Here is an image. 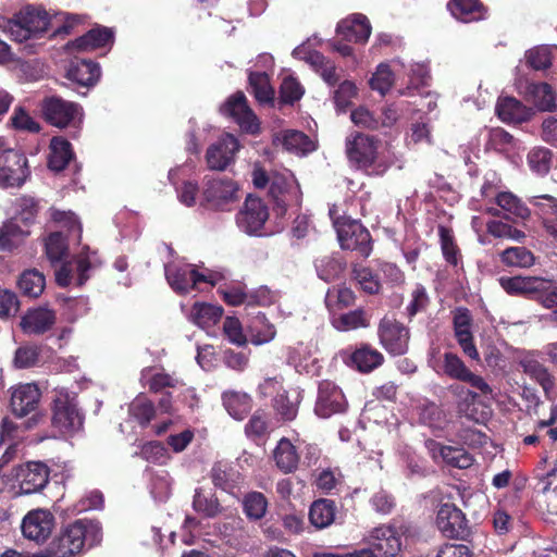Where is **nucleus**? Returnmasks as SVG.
Here are the masks:
<instances>
[{
	"mask_svg": "<svg viewBox=\"0 0 557 557\" xmlns=\"http://www.w3.org/2000/svg\"><path fill=\"white\" fill-rule=\"evenodd\" d=\"M347 159L351 166L369 174L381 175L389 166L381 140L362 133H355L346 138Z\"/></svg>",
	"mask_w": 557,
	"mask_h": 557,
	"instance_id": "1",
	"label": "nucleus"
},
{
	"mask_svg": "<svg viewBox=\"0 0 557 557\" xmlns=\"http://www.w3.org/2000/svg\"><path fill=\"white\" fill-rule=\"evenodd\" d=\"M165 277L169 285L180 294L199 288L201 283L214 286L225 278L222 271H213L207 268L198 270L191 264L170 262L165 264Z\"/></svg>",
	"mask_w": 557,
	"mask_h": 557,
	"instance_id": "2",
	"label": "nucleus"
},
{
	"mask_svg": "<svg viewBox=\"0 0 557 557\" xmlns=\"http://www.w3.org/2000/svg\"><path fill=\"white\" fill-rule=\"evenodd\" d=\"M48 26V13L32 7L22 10L14 18H0V28L20 42L40 36L47 32Z\"/></svg>",
	"mask_w": 557,
	"mask_h": 557,
	"instance_id": "3",
	"label": "nucleus"
},
{
	"mask_svg": "<svg viewBox=\"0 0 557 557\" xmlns=\"http://www.w3.org/2000/svg\"><path fill=\"white\" fill-rule=\"evenodd\" d=\"M101 540L99 525L91 521L78 520L67 525L55 542V554L69 557L82 552L85 544L94 546Z\"/></svg>",
	"mask_w": 557,
	"mask_h": 557,
	"instance_id": "4",
	"label": "nucleus"
},
{
	"mask_svg": "<svg viewBox=\"0 0 557 557\" xmlns=\"http://www.w3.org/2000/svg\"><path fill=\"white\" fill-rule=\"evenodd\" d=\"M429 364L436 373L445 374L450 379L469 383L472 387L479 389L483 395H488L492 393V388L485 382V380L482 376L471 372L456 354L445 352L443 357H441L438 351L433 350L429 359Z\"/></svg>",
	"mask_w": 557,
	"mask_h": 557,
	"instance_id": "5",
	"label": "nucleus"
},
{
	"mask_svg": "<svg viewBox=\"0 0 557 557\" xmlns=\"http://www.w3.org/2000/svg\"><path fill=\"white\" fill-rule=\"evenodd\" d=\"M29 174L25 154L8 147L5 140L0 137V186L21 187Z\"/></svg>",
	"mask_w": 557,
	"mask_h": 557,
	"instance_id": "6",
	"label": "nucleus"
},
{
	"mask_svg": "<svg viewBox=\"0 0 557 557\" xmlns=\"http://www.w3.org/2000/svg\"><path fill=\"white\" fill-rule=\"evenodd\" d=\"M52 424L63 434L75 432L83 424L75 395L64 387L54 389Z\"/></svg>",
	"mask_w": 557,
	"mask_h": 557,
	"instance_id": "7",
	"label": "nucleus"
},
{
	"mask_svg": "<svg viewBox=\"0 0 557 557\" xmlns=\"http://www.w3.org/2000/svg\"><path fill=\"white\" fill-rule=\"evenodd\" d=\"M269 209L264 201L258 197L248 196L236 214L238 228L249 236H263L269 220Z\"/></svg>",
	"mask_w": 557,
	"mask_h": 557,
	"instance_id": "8",
	"label": "nucleus"
},
{
	"mask_svg": "<svg viewBox=\"0 0 557 557\" xmlns=\"http://www.w3.org/2000/svg\"><path fill=\"white\" fill-rule=\"evenodd\" d=\"M337 238L343 249L358 250L367 257L371 251L369 231L357 220L343 218L334 220Z\"/></svg>",
	"mask_w": 557,
	"mask_h": 557,
	"instance_id": "9",
	"label": "nucleus"
},
{
	"mask_svg": "<svg viewBox=\"0 0 557 557\" xmlns=\"http://www.w3.org/2000/svg\"><path fill=\"white\" fill-rule=\"evenodd\" d=\"M368 548L358 550L359 557H396L401 540L395 529L387 525L375 528L368 537Z\"/></svg>",
	"mask_w": 557,
	"mask_h": 557,
	"instance_id": "10",
	"label": "nucleus"
},
{
	"mask_svg": "<svg viewBox=\"0 0 557 557\" xmlns=\"http://www.w3.org/2000/svg\"><path fill=\"white\" fill-rule=\"evenodd\" d=\"M381 345L394 356H400L408 351L410 332L407 326L392 317H384L377 327Z\"/></svg>",
	"mask_w": 557,
	"mask_h": 557,
	"instance_id": "11",
	"label": "nucleus"
},
{
	"mask_svg": "<svg viewBox=\"0 0 557 557\" xmlns=\"http://www.w3.org/2000/svg\"><path fill=\"white\" fill-rule=\"evenodd\" d=\"M49 468L40 461H32L15 467L12 478L18 485V493L28 495L40 492L49 482Z\"/></svg>",
	"mask_w": 557,
	"mask_h": 557,
	"instance_id": "12",
	"label": "nucleus"
},
{
	"mask_svg": "<svg viewBox=\"0 0 557 557\" xmlns=\"http://www.w3.org/2000/svg\"><path fill=\"white\" fill-rule=\"evenodd\" d=\"M42 111L46 120L59 128L81 122L83 116L81 106L60 97L47 98L44 102Z\"/></svg>",
	"mask_w": 557,
	"mask_h": 557,
	"instance_id": "13",
	"label": "nucleus"
},
{
	"mask_svg": "<svg viewBox=\"0 0 557 557\" xmlns=\"http://www.w3.org/2000/svg\"><path fill=\"white\" fill-rule=\"evenodd\" d=\"M222 114L232 117L242 129L256 134L259 131V122L255 113L247 104L243 92L231 96L221 107Z\"/></svg>",
	"mask_w": 557,
	"mask_h": 557,
	"instance_id": "14",
	"label": "nucleus"
},
{
	"mask_svg": "<svg viewBox=\"0 0 557 557\" xmlns=\"http://www.w3.org/2000/svg\"><path fill=\"white\" fill-rule=\"evenodd\" d=\"M96 261V257L89 255L88 248L83 249L73 261L63 263L60 269L55 271L57 283L65 287L72 282V278L76 276L77 284L83 285L88 280V271L95 267Z\"/></svg>",
	"mask_w": 557,
	"mask_h": 557,
	"instance_id": "15",
	"label": "nucleus"
},
{
	"mask_svg": "<svg viewBox=\"0 0 557 557\" xmlns=\"http://www.w3.org/2000/svg\"><path fill=\"white\" fill-rule=\"evenodd\" d=\"M346 408V399L342 389L331 381H323L319 385L314 412L320 418H330L341 413Z\"/></svg>",
	"mask_w": 557,
	"mask_h": 557,
	"instance_id": "16",
	"label": "nucleus"
},
{
	"mask_svg": "<svg viewBox=\"0 0 557 557\" xmlns=\"http://www.w3.org/2000/svg\"><path fill=\"white\" fill-rule=\"evenodd\" d=\"M237 186L232 180L213 178L206 183L203 199L209 208L225 210L227 206L236 201Z\"/></svg>",
	"mask_w": 557,
	"mask_h": 557,
	"instance_id": "17",
	"label": "nucleus"
},
{
	"mask_svg": "<svg viewBox=\"0 0 557 557\" xmlns=\"http://www.w3.org/2000/svg\"><path fill=\"white\" fill-rule=\"evenodd\" d=\"M53 516L42 509L28 512L22 522V532L25 537L37 543L45 542L52 532Z\"/></svg>",
	"mask_w": 557,
	"mask_h": 557,
	"instance_id": "18",
	"label": "nucleus"
},
{
	"mask_svg": "<svg viewBox=\"0 0 557 557\" xmlns=\"http://www.w3.org/2000/svg\"><path fill=\"white\" fill-rule=\"evenodd\" d=\"M239 150L238 140L231 134H225L216 144L211 145L207 150V163L211 170L222 171L234 161Z\"/></svg>",
	"mask_w": 557,
	"mask_h": 557,
	"instance_id": "19",
	"label": "nucleus"
},
{
	"mask_svg": "<svg viewBox=\"0 0 557 557\" xmlns=\"http://www.w3.org/2000/svg\"><path fill=\"white\" fill-rule=\"evenodd\" d=\"M472 318L468 309L459 308L454 314V332L458 344L460 345L465 355L473 360H479V351L473 344L471 333Z\"/></svg>",
	"mask_w": 557,
	"mask_h": 557,
	"instance_id": "20",
	"label": "nucleus"
},
{
	"mask_svg": "<svg viewBox=\"0 0 557 557\" xmlns=\"http://www.w3.org/2000/svg\"><path fill=\"white\" fill-rule=\"evenodd\" d=\"M529 203L536 209L547 234L557 243V198L544 194L529 198Z\"/></svg>",
	"mask_w": 557,
	"mask_h": 557,
	"instance_id": "21",
	"label": "nucleus"
},
{
	"mask_svg": "<svg viewBox=\"0 0 557 557\" xmlns=\"http://www.w3.org/2000/svg\"><path fill=\"white\" fill-rule=\"evenodd\" d=\"M293 55L310 64L329 85H335L338 82L339 75L336 66L320 52L309 51L305 46H299L294 49Z\"/></svg>",
	"mask_w": 557,
	"mask_h": 557,
	"instance_id": "22",
	"label": "nucleus"
},
{
	"mask_svg": "<svg viewBox=\"0 0 557 557\" xmlns=\"http://www.w3.org/2000/svg\"><path fill=\"white\" fill-rule=\"evenodd\" d=\"M40 399V392L33 383L20 384L12 388L11 407L14 414L24 417L35 410Z\"/></svg>",
	"mask_w": 557,
	"mask_h": 557,
	"instance_id": "23",
	"label": "nucleus"
},
{
	"mask_svg": "<svg viewBox=\"0 0 557 557\" xmlns=\"http://www.w3.org/2000/svg\"><path fill=\"white\" fill-rule=\"evenodd\" d=\"M337 34L344 39L355 42H366L371 35V25L366 15L351 14L342 20L336 27Z\"/></svg>",
	"mask_w": 557,
	"mask_h": 557,
	"instance_id": "24",
	"label": "nucleus"
},
{
	"mask_svg": "<svg viewBox=\"0 0 557 557\" xmlns=\"http://www.w3.org/2000/svg\"><path fill=\"white\" fill-rule=\"evenodd\" d=\"M495 202L498 208L486 206L484 212L493 216H499L500 210L506 212V218L510 215L527 219L530 210L521 202V200L510 191H502L495 196Z\"/></svg>",
	"mask_w": 557,
	"mask_h": 557,
	"instance_id": "25",
	"label": "nucleus"
},
{
	"mask_svg": "<svg viewBox=\"0 0 557 557\" xmlns=\"http://www.w3.org/2000/svg\"><path fill=\"white\" fill-rule=\"evenodd\" d=\"M498 117L507 123H522L529 121L534 111L513 97H502L496 104Z\"/></svg>",
	"mask_w": 557,
	"mask_h": 557,
	"instance_id": "26",
	"label": "nucleus"
},
{
	"mask_svg": "<svg viewBox=\"0 0 557 557\" xmlns=\"http://www.w3.org/2000/svg\"><path fill=\"white\" fill-rule=\"evenodd\" d=\"M502 287L511 295H529L539 297L545 285V278L537 276L500 277Z\"/></svg>",
	"mask_w": 557,
	"mask_h": 557,
	"instance_id": "27",
	"label": "nucleus"
},
{
	"mask_svg": "<svg viewBox=\"0 0 557 557\" xmlns=\"http://www.w3.org/2000/svg\"><path fill=\"white\" fill-rule=\"evenodd\" d=\"M436 524L447 537L459 536L463 531L461 510L450 504L442 505L437 511Z\"/></svg>",
	"mask_w": 557,
	"mask_h": 557,
	"instance_id": "28",
	"label": "nucleus"
},
{
	"mask_svg": "<svg viewBox=\"0 0 557 557\" xmlns=\"http://www.w3.org/2000/svg\"><path fill=\"white\" fill-rule=\"evenodd\" d=\"M525 99L539 111L553 112L557 109L556 94L547 83H531L525 89Z\"/></svg>",
	"mask_w": 557,
	"mask_h": 557,
	"instance_id": "29",
	"label": "nucleus"
},
{
	"mask_svg": "<svg viewBox=\"0 0 557 557\" xmlns=\"http://www.w3.org/2000/svg\"><path fill=\"white\" fill-rule=\"evenodd\" d=\"M55 322L54 312L46 308L29 310L21 321L24 333L38 335L47 332Z\"/></svg>",
	"mask_w": 557,
	"mask_h": 557,
	"instance_id": "30",
	"label": "nucleus"
},
{
	"mask_svg": "<svg viewBox=\"0 0 557 557\" xmlns=\"http://www.w3.org/2000/svg\"><path fill=\"white\" fill-rule=\"evenodd\" d=\"M66 77L81 86L89 87L99 79L100 67L91 61H73L67 69Z\"/></svg>",
	"mask_w": 557,
	"mask_h": 557,
	"instance_id": "31",
	"label": "nucleus"
},
{
	"mask_svg": "<svg viewBox=\"0 0 557 557\" xmlns=\"http://www.w3.org/2000/svg\"><path fill=\"white\" fill-rule=\"evenodd\" d=\"M113 40V30L108 27L98 26L90 29L84 36L67 44V48H75L78 51H88L104 47Z\"/></svg>",
	"mask_w": 557,
	"mask_h": 557,
	"instance_id": "32",
	"label": "nucleus"
},
{
	"mask_svg": "<svg viewBox=\"0 0 557 557\" xmlns=\"http://www.w3.org/2000/svg\"><path fill=\"white\" fill-rule=\"evenodd\" d=\"M273 458L276 467L284 473L294 472L299 463V455L295 445L286 437H282L274 451Z\"/></svg>",
	"mask_w": 557,
	"mask_h": 557,
	"instance_id": "33",
	"label": "nucleus"
},
{
	"mask_svg": "<svg viewBox=\"0 0 557 557\" xmlns=\"http://www.w3.org/2000/svg\"><path fill=\"white\" fill-rule=\"evenodd\" d=\"M447 8L455 18L463 23L480 21L485 17V9L478 0H450Z\"/></svg>",
	"mask_w": 557,
	"mask_h": 557,
	"instance_id": "34",
	"label": "nucleus"
},
{
	"mask_svg": "<svg viewBox=\"0 0 557 557\" xmlns=\"http://www.w3.org/2000/svg\"><path fill=\"white\" fill-rule=\"evenodd\" d=\"M349 359L350 364L363 373L373 371L384 361L383 355L368 345H362L352 351Z\"/></svg>",
	"mask_w": 557,
	"mask_h": 557,
	"instance_id": "35",
	"label": "nucleus"
},
{
	"mask_svg": "<svg viewBox=\"0 0 557 557\" xmlns=\"http://www.w3.org/2000/svg\"><path fill=\"white\" fill-rule=\"evenodd\" d=\"M283 148L296 154H306L314 150V144L301 132L287 129L276 136Z\"/></svg>",
	"mask_w": 557,
	"mask_h": 557,
	"instance_id": "36",
	"label": "nucleus"
},
{
	"mask_svg": "<svg viewBox=\"0 0 557 557\" xmlns=\"http://www.w3.org/2000/svg\"><path fill=\"white\" fill-rule=\"evenodd\" d=\"M336 516L335 503L331 499H318L313 502L309 510V520L317 529L330 527Z\"/></svg>",
	"mask_w": 557,
	"mask_h": 557,
	"instance_id": "37",
	"label": "nucleus"
},
{
	"mask_svg": "<svg viewBox=\"0 0 557 557\" xmlns=\"http://www.w3.org/2000/svg\"><path fill=\"white\" fill-rule=\"evenodd\" d=\"M223 309L210 304H195L189 313V320L203 330L215 325L221 319Z\"/></svg>",
	"mask_w": 557,
	"mask_h": 557,
	"instance_id": "38",
	"label": "nucleus"
},
{
	"mask_svg": "<svg viewBox=\"0 0 557 557\" xmlns=\"http://www.w3.org/2000/svg\"><path fill=\"white\" fill-rule=\"evenodd\" d=\"M332 325L339 332L368 327L370 317L363 309H356L332 318Z\"/></svg>",
	"mask_w": 557,
	"mask_h": 557,
	"instance_id": "39",
	"label": "nucleus"
},
{
	"mask_svg": "<svg viewBox=\"0 0 557 557\" xmlns=\"http://www.w3.org/2000/svg\"><path fill=\"white\" fill-rule=\"evenodd\" d=\"M193 508L206 518H213L221 512V506L215 495L206 488H197L193 499Z\"/></svg>",
	"mask_w": 557,
	"mask_h": 557,
	"instance_id": "40",
	"label": "nucleus"
},
{
	"mask_svg": "<svg viewBox=\"0 0 557 557\" xmlns=\"http://www.w3.org/2000/svg\"><path fill=\"white\" fill-rule=\"evenodd\" d=\"M73 157L71 145L61 137L52 138L50 143L49 168L53 171L63 170Z\"/></svg>",
	"mask_w": 557,
	"mask_h": 557,
	"instance_id": "41",
	"label": "nucleus"
},
{
	"mask_svg": "<svg viewBox=\"0 0 557 557\" xmlns=\"http://www.w3.org/2000/svg\"><path fill=\"white\" fill-rule=\"evenodd\" d=\"M223 405L230 416L236 420H243L251 409V399L245 393L225 392Z\"/></svg>",
	"mask_w": 557,
	"mask_h": 557,
	"instance_id": "42",
	"label": "nucleus"
},
{
	"mask_svg": "<svg viewBox=\"0 0 557 557\" xmlns=\"http://www.w3.org/2000/svg\"><path fill=\"white\" fill-rule=\"evenodd\" d=\"M520 364L523 371L535 379L541 384L546 395H548L554 387V379L548 370L536 359L529 356L524 357L520 361Z\"/></svg>",
	"mask_w": 557,
	"mask_h": 557,
	"instance_id": "43",
	"label": "nucleus"
},
{
	"mask_svg": "<svg viewBox=\"0 0 557 557\" xmlns=\"http://www.w3.org/2000/svg\"><path fill=\"white\" fill-rule=\"evenodd\" d=\"M250 342L253 345H262L271 342L276 334V330L264 314H258L249 325Z\"/></svg>",
	"mask_w": 557,
	"mask_h": 557,
	"instance_id": "44",
	"label": "nucleus"
},
{
	"mask_svg": "<svg viewBox=\"0 0 557 557\" xmlns=\"http://www.w3.org/2000/svg\"><path fill=\"white\" fill-rule=\"evenodd\" d=\"M300 401V393L296 389L285 392L276 396L274 406L277 413L286 421L296 418L298 412V405Z\"/></svg>",
	"mask_w": 557,
	"mask_h": 557,
	"instance_id": "45",
	"label": "nucleus"
},
{
	"mask_svg": "<svg viewBox=\"0 0 557 557\" xmlns=\"http://www.w3.org/2000/svg\"><path fill=\"white\" fill-rule=\"evenodd\" d=\"M128 412L141 426H146L156 413L153 403L145 395H138L128 407Z\"/></svg>",
	"mask_w": 557,
	"mask_h": 557,
	"instance_id": "46",
	"label": "nucleus"
},
{
	"mask_svg": "<svg viewBox=\"0 0 557 557\" xmlns=\"http://www.w3.org/2000/svg\"><path fill=\"white\" fill-rule=\"evenodd\" d=\"M18 220H10L0 230V249L11 250L28 234L27 230L17 224Z\"/></svg>",
	"mask_w": 557,
	"mask_h": 557,
	"instance_id": "47",
	"label": "nucleus"
},
{
	"mask_svg": "<svg viewBox=\"0 0 557 557\" xmlns=\"http://www.w3.org/2000/svg\"><path fill=\"white\" fill-rule=\"evenodd\" d=\"M438 456L448 466L459 469H467L473 463L472 456L461 447L440 446Z\"/></svg>",
	"mask_w": 557,
	"mask_h": 557,
	"instance_id": "48",
	"label": "nucleus"
},
{
	"mask_svg": "<svg viewBox=\"0 0 557 557\" xmlns=\"http://www.w3.org/2000/svg\"><path fill=\"white\" fill-rule=\"evenodd\" d=\"M150 373H151L150 369H145L141 373V380H144L146 382L149 389L153 393L162 392L166 387L177 388L181 385H183L178 379H176L168 373H164V372H156L152 374H150Z\"/></svg>",
	"mask_w": 557,
	"mask_h": 557,
	"instance_id": "49",
	"label": "nucleus"
},
{
	"mask_svg": "<svg viewBox=\"0 0 557 557\" xmlns=\"http://www.w3.org/2000/svg\"><path fill=\"white\" fill-rule=\"evenodd\" d=\"M45 284V276L36 270L25 271L18 280V287L21 292L25 296L32 298H36L41 295Z\"/></svg>",
	"mask_w": 557,
	"mask_h": 557,
	"instance_id": "50",
	"label": "nucleus"
},
{
	"mask_svg": "<svg viewBox=\"0 0 557 557\" xmlns=\"http://www.w3.org/2000/svg\"><path fill=\"white\" fill-rule=\"evenodd\" d=\"M486 231L495 238L510 239L517 243H523L527 237L524 232L500 220L487 221Z\"/></svg>",
	"mask_w": 557,
	"mask_h": 557,
	"instance_id": "51",
	"label": "nucleus"
},
{
	"mask_svg": "<svg viewBox=\"0 0 557 557\" xmlns=\"http://www.w3.org/2000/svg\"><path fill=\"white\" fill-rule=\"evenodd\" d=\"M500 261L507 267L529 268L533 265L534 257L524 247H510L500 253Z\"/></svg>",
	"mask_w": 557,
	"mask_h": 557,
	"instance_id": "52",
	"label": "nucleus"
},
{
	"mask_svg": "<svg viewBox=\"0 0 557 557\" xmlns=\"http://www.w3.org/2000/svg\"><path fill=\"white\" fill-rule=\"evenodd\" d=\"M250 88L259 102L265 103L273 100L274 91L269 83V76L265 73H249Z\"/></svg>",
	"mask_w": 557,
	"mask_h": 557,
	"instance_id": "53",
	"label": "nucleus"
},
{
	"mask_svg": "<svg viewBox=\"0 0 557 557\" xmlns=\"http://www.w3.org/2000/svg\"><path fill=\"white\" fill-rule=\"evenodd\" d=\"M40 210L39 201L30 196H22L14 203V220L28 224L35 220Z\"/></svg>",
	"mask_w": 557,
	"mask_h": 557,
	"instance_id": "54",
	"label": "nucleus"
},
{
	"mask_svg": "<svg viewBox=\"0 0 557 557\" xmlns=\"http://www.w3.org/2000/svg\"><path fill=\"white\" fill-rule=\"evenodd\" d=\"M553 153L549 149L537 147L528 154V164L537 175H546L552 165Z\"/></svg>",
	"mask_w": 557,
	"mask_h": 557,
	"instance_id": "55",
	"label": "nucleus"
},
{
	"mask_svg": "<svg viewBox=\"0 0 557 557\" xmlns=\"http://www.w3.org/2000/svg\"><path fill=\"white\" fill-rule=\"evenodd\" d=\"M244 511L249 519L259 520L264 517L268 508L265 496L260 492H250L244 498Z\"/></svg>",
	"mask_w": 557,
	"mask_h": 557,
	"instance_id": "56",
	"label": "nucleus"
},
{
	"mask_svg": "<svg viewBox=\"0 0 557 557\" xmlns=\"http://www.w3.org/2000/svg\"><path fill=\"white\" fill-rule=\"evenodd\" d=\"M315 269L321 280L331 282L337 278L344 270V263L332 256L323 257L315 261Z\"/></svg>",
	"mask_w": 557,
	"mask_h": 557,
	"instance_id": "57",
	"label": "nucleus"
},
{
	"mask_svg": "<svg viewBox=\"0 0 557 557\" xmlns=\"http://www.w3.org/2000/svg\"><path fill=\"white\" fill-rule=\"evenodd\" d=\"M39 355L40 348L36 345L20 346L14 354L13 366L16 369L32 368L38 363Z\"/></svg>",
	"mask_w": 557,
	"mask_h": 557,
	"instance_id": "58",
	"label": "nucleus"
},
{
	"mask_svg": "<svg viewBox=\"0 0 557 557\" xmlns=\"http://www.w3.org/2000/svg\"><path fill=\"white\" fill-rule=\"evenodd\" d=\"M355 302V294L347 287H334L329 289L325 296V304L330 310L335 308H347Z\"/></svg>",
	"mask_w": 557,
	"mask_h": 557,
	"instance_id": "59",
	"label": "nucleus"
},
{
	"mask_svg": "<svg viewBox=\"0 0 557 557\" xmlns=\"http://www.w3.org/2000/svg\"><path fill=\"white\" fill-rule=\"evenodd\" d=\"M394 84V74L386 63L377 65L375 73L370 79V86L373 90L385 95Z\"/></svg>",
	"mask_w": 557,
	"mask_h": 557,
	"instance_id": "60",
	"label": "nucleus"
},
{
	"mask_svg": "<svg viewBox=\"0 0 557 557\" xmlns=\"http://www.w3.org/2000/svg\"><path fill=\"white\" fill-rule=\"evenodd\" d=\"M150 493L159 502H164L170 497L171 480L166 471L161 470L151 476Z\"/></svg>",
	"mask_w": 557,
	"mask_h": 557,
	"instance_id": "61",
	"label": "nucleus"
},
{
	"mask_svg": "<svg viewBox=\"0 0 557 557\" xmlns=\"http://www.w3.org/2000/svg\"><path fill=\"white\" fill-rule=\"evenodd\" d=\"M438 235L441 238V247L446 261L455 267L458 265L460 261L459 249L454 243L453 234L450 230L440 226Z\"/></svg>",
	"mask_w": 557,
	"mask_h": 557,
	"instance_id": "62",
	"label": "nucleus"
},
{
	"mask_svg": "<svg viewBox=\"0 0 557 557\" xmlns=\"http://www.w3.org/2000/svg\"><path fill=\"white\" fill-rule=\"evenodd\" d=\"M223 334L230 343L244 346L247 343V336L244 333L240 321L235 317H226L223 322Z\"/></svg>",
	"mask_w": 557,
	"mask_h": 557,
	"instance_id": "63",
	"label": "nucleus"
},
{
	"mask_svg": "<svg viewBox=\"0 0 557 557\" xmlns=\"http://www.w3.org/2000/svg\"><path fill=\"white\" fill-rule=\"evenodd\" d=\"M66 249V243L61 233L55 232L48 236L46 240V253L51 263L61 261Z\"/></svg>",
	"mask_w": 557,
	"mask_h": 557,
	"instance_id": "64",
	"label": "nucleus"
}]
</instances>
